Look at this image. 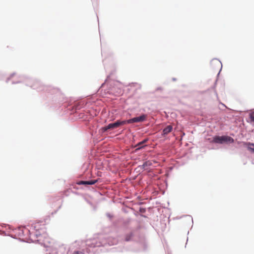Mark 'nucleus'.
Returning a JSON list of instances; mask_svg holds the SVG:
<instances>
[{"instance_id": "1", "label": "nucleus", "mask_w": 254, "mask_h": 254, "mask_svg": "<svg viewBox=\"0 0 254 254\" xmlns=\"http://www.w3.org/2000/svg\"><path fill=\"white\" fill-rule=\"evenodd\" d=\"M23 83L25 85L30 87L37 91H44L47 93L46 95L49 99H52L54 102H57L59 104L61 110H64V112L69 115V119L73 122L81 121L85 123L87 125L92 119L91 115L85 114L80 110L85 105L83 101H74L67 103L65 101L62 104L64 99V95L61 93L58 88H54L51 86H45L42 84L39 81L32 79L26 75H20L18 80H12V84Z\"/></svg>"}, {"instance_id": "2", "label": "nucleus", "mask_w": 254, "mask_h": 254, "mask_svg": "<svg viewBox=\"0 0 254 254\" xmlns=\"http://www.w3.org/2000/svg\"><path fill=\"white\" fill-rule=\"evenodd\" d=\"M117 244V239L102 235L98 238L87 240L85 248L81 251H75L72 254H96L105 252L108 250L104 248Z\"/></svg>"}, {"instance_id": "3", "label": "nucleus", "mask_w": 254, "mask_h": 254, "mask_svg": "<svg viewBox=\"0 0 254 254\" xmlns=\"http://www.w3.org/2000/svg\"><path fill=\"white\" fill-rule=\"evenodd\" d=\"M122 240L126 242H135L138 248L131 250L136 252L146 253L149 251V245L143 236L138 235V231L132 230L126 232L123 236Z\"/></svg>"}, {"instance_id": "4", "label": "nucleus", "mask_w": 254, "mask_h": 254, "mask_svg": "<svg viewBox=\"0 0 254 254\" xmlns=\"http://www.w3.org/2000/svg\"><path fill=\"white\" fill-rule=\"evenodd\" d=\"M43 223L42 221H39L37 224H35L34 226L32 225V227L34 228L35 232L33 233L31 232V235L27 234L25 238H23L21 240V242H26L28 243H38L41 245H44L45 247H48L45 245V243L44 241H42L41 238H46L47 234H45L44 232L42 233L40 231L42 230V229L39 228V225H41V223Z\"/></svg>"}, {"instance_id": "5", "label": "nucleus", "mask_w": 254, "mask_h": 254, "mask_svg": "<svg viewBox=\"0 0 254 254\" xmlns=\"http://www.w3.org/2000/svg\"><path fill=\"white\" fill-rule=\"evenodd\" d=\"M1 227L5 228L6 230L0 229V235L8 236L14 239H17V237H19L21 240L23 238H25L27 234L31 235L30 230L27 228L21 229L18 228L12 229L10 225L5 224H3Z\"/></svg>"}, {"instance_id": "6", "label": "nucleus", "mask_w": 254, "mask_h": 254, "mask_svg": "<svg viewBox=\"0 0 254 254\" xmlns=\"http://www.w3.org/2000/svg\"><path fill=\"white\" fill-rule=\"evenodd\" d=\"M206 140L211 143L219 144H229L234 142V139L232 137L227 135H215L211 137L207 138Z\"/></svg>"}, {"instance_id": "7", "label": "nucleus", "mask_w": 254, "mask_h": 254, "mask_svg": "<svg viewBox=\"0 0 254 254\" xmlns=\"http://www.w3.org/2000/svg\"><path fill=\"white\" fill-rule=\"evenodd\" d=\"M127 125L126 120H118L102 127L99 130L100 132L105 133L109 130H113Z\"/></svg>"}, {"instance_id": "8", "label": "nucleus", "mask_w": 254, "mask_h": 254, "mask_svg": "<svg viewBox=\"0 0 254 254\" xmlns=\"http://www.w3.org/2000/svg\"><path fill=\"white\" fill-rule=\"evenodd\" d=\"M147 116L144 114H142L139 116H135L128 120H126L127 124H132L134 123L143 122L146 120Z\"/></svg>"}, {"instance_id": "9", "label": "nucleus", "mask_w": 254, "mask_h": 254, "mask_svg": "<svg viewBox=\"0 0 254 254\" xmlns=\"http://www.w3.org/2000/svg\"><path fill=\"white\" fill-rule=\"evenodd\" d=\"M99 180L100 179L89 180H79L77 182L76 184L78 185H84L87 187L88 186L94 185L95 183L98 182Z\"/></svg>"}, {"instance_id": "10", "label": "nucleus", "mask_w": 254, "mask_h": 254, "mask_svg": "<svg viewBox=\"0 0 254 254\" xmlns=\"http://www.w3.org/2000/svg\"><path fill=\"white\" fill-rule=\"evenodd\" d=\"M173 130L172 125H167L161 130V136L162 137H165L168 134L171 132Z\"/></svg>"}, {"instance_id": "11", "label": "nucleus", "mask_w": 254, "mask_h": 254, "mask_svg": "<svg viewBox=\"0 0 254 254\" xmlns=\"http://www.w3.org/2000/svg\"><path fill=\"white\" fill-rule=\"evenodd\" d=\"M152 165V163L149 161H144L142 165H139L135 170L139 169V171L140 170H142V171L144 170H147L148 169V167L151 166Z\"/></svg>"}, {"instance_id": "12", "label": "nucleus", "mask_w": 254, "mask_h": 254, "mask_svg": "<svg viewBox=\"0 0 254 254\" xmlns=\"http://www.w3.org/2000/svg\"><path fill=\"white\" fill-rule=\"evenodd\" d=\"M84 200L89 204L94 210H96V206L92 202V198L90 196L84 195L83 196Z\"/></svg>"}, {"instance_id": "13", "label": "nucleus", "mask_w": 254, "mask_h": 254, "mask_svg": "<svg viewBox=\"0 0 254 254\" xmlns=\"http://www.w3.org/2000/svg\"><path fill=\"white\" fill-rule=\"evenodd\" d=\"M146 146H147V144H142L140 142H138L137 143L134 145L133 148L134 149V151L137 152L145 148Z\"/></svg>"}, {"instance_id": "14", "label": "nucleus", "mask_w": 254, "mask_h": 254, "mask_svg": "<svg viewBox=\"0 0 254 254\" xmlns=\"http://www.w3.org/2000/svg\"><path fill=\"white\" fill-rule=\"evenodd\" d=\"M46 252V254H61L59 253L57 249L55 248L48 247Z\"/></svg>"}, {"instance_id": "15", "label": "nucleus", "mask_w": 254, "mask_h": 254, "mask_svg": "<svg viewBox=\"0 0 254 254\" xmlns=\"http://www.w3.org/2000/svg\"><path fill=\"white\" fill-rule=\"evenodd\" d=\"M210 64H215V65H218V66H221V68H220V69L219 70V72H218V73L217 74V76L219 75V73H220V72L222 69V64L221 63V62L218 60L217 59H213V60H211V62H210Z\"/></svg>"}, {"instance_id": "16", "label": "nucleus", "mask_w": 254, "mask_h": 254, "mask_svg": "<svg viewBox=\"0 0 254 254\" xmlns=\"http://www.w3.org/2000/svg\"><path fill=\"white\" fill-rule=\"evenodd\" d=\"M245 144L247 145V148L249 151L251 153H254V143H251L250 142H245Z\"/></svg>"}, {"instance_id": "17", "label": "nucleus", "mask_w": 254, "mask_h": 254, "mask_svg": "<svg viewBox=\"0 0 254 254\" xmlns=\"http://www.w3.org/2000/svg\"><path fill=\"white\" fill-rule=\"evenodd\" d=\"M146 208L143 207H139L138 212L140 213V215L141 217L146 218V216L145 215H144L143 214L145 213L146 212Z\"/></svg>"}, {"instance_id": "18", "label": "nucleus", "mask_w": 254, "mask_h": 254, "mask_svg": "<svg viewBox=\"0 0 254 254\" xmlns=\"http://www.w3.org/2000/svg\"><path fill=\"white\" fill-rule=\"evenodd\" d=\"M129 86H130L131 87V86H137L136 89L141 88L140 84H138L137 83H136V82H132V83H129Z\"/></svg>"}, {"instance_id": "19", "label": "nucleus", "mask_w": 254, "mask_h": 254, "mask_svg": "<svg viewBox=\"0 0 254 254\" xmlns=\"http://www.w3.org/2000/svg\"><path fill=\"white\" fill-rule=\"evenodd\" d=\"M110 75H108L106 78V79H105V81L104 83H103L101 86H100V88H102L105 84H106L107 83H108V81L110 79Z\"/></svg>"}, {"instance_id": "20", "label": "nucleus", "mask_w": 254, "mask_h": 254, "mask_svg": "<svg viewBox=\"0 0 254 254\" xmlns=\"http://www.w3.org/2000/svg\"><path fill=\"white\" fill-rule=\"evenodd\" d=\"M249 118L251 121L254 123V112L250 114Z\"/></svg>"}, {"instance_id": "21", "label": "nucleus", "mask_w": 254, "mask_h": 254, "mask_svg": "<svg viewBox=\"0 0 254 254\" xmlns=\"http://www.w3.org/2000/svg\"><path fill=\"white\" fill-rule=\"evenodd\" d=\"M149 140V139L148 138H144L143 140H142L141 141H140V142L142 143V144H147L146 143L148 142V141Z\"/></svg>"}, {"instance_id": "22", "label": "nucleus", "mask_w": 254, "mask_h": 254, "mask_svg": "<svg viewBox=\"0 0 254 254\" xmlns=\"http://www.w3.org/2000/svg\"><path fill=\"white\" fill-rule=\"evenodd\" d=\"M15 74V73H14V72L11 73L10 74V76L8 77V78H7V79L6 80V82L7 83Z\"/></svg>"}, {"instance_id": "23", "label": "nucleus", "mask_w": 254, "mask_h": 254, "mask_svg": "<svg viewBox=\"0 0 254 254\" xmlns=\"http://www.w3.org/2000/svg\"><path fill=\"white\" fill-rule=\"evenodd\" d=\"M217 80L216 79L215 81V82L214 83V85H213V86L212 87V89H215V87H216V85L217 84Z\"/></svg>"}, {"instance_id": "24", "label": "nucleus", "mask_w": 254, "mask_h": 254, "mask_svg": "<svg viewBox=\"0 0 254 254\" xmlns=\"http://www.w3.org/2000/svg\"><path fill=\"white\" fill-rule=\"evenodd\" d=\"M107 216L110 218V219H111L112 217H113V215L112 214H111L110 213H107Z\"/></svg>"}, {"instance_id": "25", "label": "nucleus", "mask_w": 254, "mask_h": 254, "mask_svg": "<svg viewBox=\"0 0 254 254\" xmlns=\"http://www.w3.org/2000/svg\"><path fill=\"white\" fill-rule=\"evenodd\" d=\"M49 219V216H47L45 219H44V223H43V225L46 224V221L48 220Z\"/></svg>"}, {"instance_id": "26", "label": "nucleus", "mask_w": 254, "mask_h": 254, "mask_svg": "<svg viewBox=\"0 0 254 254\" xmlns=\"http://www.w3.org/2000/svg\"><path fill=\"white\" fill-rule=\"evenodd\" d=\"M87 175H89V176H88V177L90 178V177H91V174H90V171H88V170H87Z\"/></svg>"}, {"instance_id": "27", "label": "nucleus", "mask_w": 254, "mask_h": 254, "mask_svg": "<svg viewBox=\"0 0 254 254\" xmlns=\"http://www.w3.org/2000/svg\"><path fill=\"white\" fill-rule=\"evenodd\" d=\"M172 81H176V80H177V78H175V77H173V78H172Z\"/></svg>"}, {"instance_id": "28", "label": "nucleus", "mask_w": 254, "mask_h": 254, "mask_svg": "<svg viewBox=\"0 0 254 254\" xmlns=\"http://www.w3.org/2000/svg\"><path fill=\"white\" fill-rule=\"evenodd\" d=\"M220 105H222L223 107L226 108V106L225 104H223L222 103H220Z\"/></svg>"}, {"instance_id": "29", "label": "nucleus", "mask_w": 254, "mask_h": 254, "mask_svg": "<svg viewBox=\"0 0 254 254\" xmlns=\"http://www.w3.org/2000/svg\"><path fill=\"white\" fill-rule=\"evenodd\" d=\"M162 90V88L159 87H158L156 89V91H158V90Z\"/></svg>"}, {"instance_id": "30", "label": "nucleus", "mask_w": 254, "mask_h": 254, "mask_svg": "<svg viewBox=\"0 0 254 254\" xmlns=\"http://www.w3.org/2000/svg\"><path fill=\"white\" fill-rule=\"evenodd\" d=\"M189 218L191 219L192 223H193V219L191 216H189Z\"/></svg>"}, {"instance_id": "31", "label": "nucleus", "mask_w": 254, "mask_h": 254, "mask_svg": "<svg viewBox=\"0 0 254 254\" xmlns=\"http://www.w3.org/2000/svg\"><path fill=\"white\" fill-rule=\"evenodd\" d=\"M105 61H106V60H105V59H104V60H103V64H105Z\"/></svg>"}, {"instance_id": "32", "label": "nucleus", "mask_w": 254, "mask_h": 254, "mask_svg": "<svg viewBox=\"0 0 254 254\" xmlns=\"http://www.w3.org/2000/svg\"><path fill=\"white\" fill-rule=\"evenodd\" d=\"M104 54V52L102 50V56H103Z\"/></svg>"}, {"instance_id": "33", "label": "nucleus", "mask_w": 254, "mask_h": 254, "mask_svg": "<svg viewBox=\"0 0 254 254\" xmlns=\"http://www.w3.org/2000/svg\"><path fill=\"white\" fill-rule=\"evenodd\" d=\"M57 211H58V210H57L55 211V212H52V214H54V213H56L57 212Z\"/></svg>"}]
</instances>
